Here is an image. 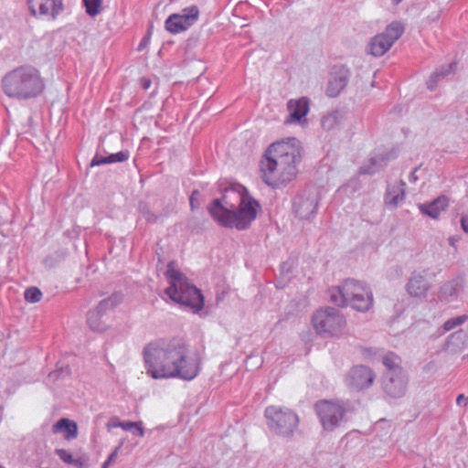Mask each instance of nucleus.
I'll return each instance as SVG.
<instances>
[{
	"label": "nucleus",
	"instance_id": "14",
	"mask_svg": "<svg viewBox=\"0 0 468 468\" xmlns=\"http://www.w3.org/2000/svg\"><path fill=\"white\" fill-rule=\"evenodd\" d=\"M52 431L64 433V438L67 441H71L78 436V425L74 420L61 418L52 426Z\"/></svg>",
	"mask_w": 468,
	"mask_h": 468
},
{
	"label": "nucleus",
	"instance_id": "31",
	"mask_svg": "<svg viewBox=\"0 0 468 468\" xmlns=\"http://www.w3.org/2000/svg\"><path fill=\"white\" fill-rule=\"evenodd\" d=\"M461 223L463 229L468 233V216H463L462 218Z\"/></svg>",
	"mask_w": 468,
	"mask_h": 468
},
{
	"label": "nucleus",
	"instance_id": "22",
	"mask_svg": "<svg viewBox=\"0 0 468 468\" xmlns=\"http://www.w3.org/2000/svg\"><path fill=\"white\" fill-rule=\"evenodd\" d=\"M353 380H373L372 371L366 366H356L352 369Z\"/></svg>",
	"mask_w": 468,
	"mask_h": 468
},
{
	"label": "nucleus",
	"instance_id": "38",
	"mask_svg": "<svg viewBox=\"0 0 468 468\" xmlns=\"http://www.w3.org/2000/svg\"><path fill=\"white\" fill-rule=\"evenodd\" d=\"M132 431L134 435H138V433H137V430H134V429H133V431Z\"/></svg>",
	"mask_w": 468,
	"mask_h": 468
},
{
	"label": "nucleus",
	"instance_id": "7",
	"mask_svg": "<svg viewBox=\"0 0 468 468\" xmlns=\"http://www.w3.org/2000/svg\"><path fill=\"white\" fill-rule=\"evenodd\" d=\"M264 416L269 430L280 437L292 438L299 425L298 415L290 409L269 406Z\"/></svg>",
	"mask_w": 468,
	"mask_h": 468
},
{
	"label": "nucleus",
	"instance_id": "21",
	"mask_svg": "<svg viewBox=\"0 0 468 468\" xmlns=\"http://www.w3.org/2000/svg\"><path fill=\"white\" fill-rule=\"evenodd\" d=\"M346 85V76L335 77L329 81L326 93L330 97L337 96Z\"/></svg>",
	"mask_w": 468,
	"mask_h": 468
},
{
	"label": "nucleus",
	"instance_id": "16",
	"mask_svg": "<svg viewBox=\"0 0 468 468\" xmlns=\"http://www.w3.org/2000/svg\"><path fill=\"white\" fill-rule=\"evenodd\" d=\"M382 389L388 399L402 398L407 392L405 382H382Z\"/></svg>",
	"mask_w": 468,
	"mask_h": 468
},
{
	"label": "nucleus",
	"instance_id": "18",
	"mask_svg": "<svg viewBox=\"0 0 468 468\" xmlns=\"http://www.w3.org/2000/svg\"><path fill=\"white\" fill-rule=\"evenodd\" d=\"M101 306L102 303L100 304V307L98 309L90 312L88 317V324L90 327L96 332H103L108 327L107 324L103 320V315L101 312Z\"/></svg>",
	"mask_w": 468,
	"mask_h": 468
},
{
	"label": "nucleus",
	"instance_id": "20",
	"mask_svg": "<svg viewBox=\"0 0 468 468\" xmlns=\"http://www.w3.org/2000/svg\"><path fill=\"white\" fill-rule=\"evenodd\" d=\"M55 454L67 464H71L78 468H84L86 466V461L81 458H73L72 454L65 449H56Z\"/></svg>",
	"mask_w": 468,
	"mask_h": 468
},
{
	"label": "nucleus",
	"instance_id": "36",
	"mask_svg": "<svg viewBox=\"0 0 468 468\" xmlns=\"http://www.w3.org/2000/svg\"><path fill=\"white\" fill-rule=\"evenodd\" d=\"M449 241H450V244H451L452 246H453V245H454V239H453V238H451V239H449Z\"/></svg>",
	"mask_w": 468,
	"mask_h": 468
},
{
	"label": "nucleus",
	"instance_id": "3",
	"mask_svg": "<svg viewBox=\"0 0 468 468\" xmlns=\"http://www.w3.org/2000/svg\"><path fill=\"white\" fill-rule=\"evenodd\" d=\"M259 207L258 202L239 186L227 189L221 201L216 199L208 209L221 226L244 229L256 218Z\"/></svg>",
	"mask_w": 468,
	"mask_h": 468
},
{
	"label": "nucleus",
	"instance_id": "1",
	"mask_svg": "<svg viewBox=\"0 0 468 468\" xmlns=\"http://www.w3.org/2000/svg\"><path fill=\"white\" fill-rule=\"evenodd\" d=\"M187 348L180 338L159 339L144 349V362L154 378H179L192 380L197 375V366L186 358Z\"/></svg>",
	"mask_w": 468,
	"mask_h": 468
},
{
	"label": "nucleus",
	"instance_id": "30",
	"mask_svg": "<svg viewBox=\"0 0 468 468\" xmlns=\"http://www.w3.org/2000/svg\"><path fill=\"white\" fill-rule=\"evenodd\" d=\"M468 401V397H465L463 394H460L456 399V403L459 406L466 405Z\"/></svg>",
	"mask_w": 468,
	"mask_h": 468
},
{
	"label": "nucleus",
	"instance_id": "5",
	"mask_svg": "<svg viewBox=\"0 0 468 468\" xmlns=\"http://www.w3.org/2000/svg\"><path fill=\"white\" fill-rule=\"evenodd\" d=\"M165 275L170 284L165 289V293L172 301L195 311L203 308L204 299L201 292L196 286L189 284L186 277L176 270L172 263L168 264Z\"/></svg>",
	"mask_w": 468,
	"mask_h": 468
},
{
	"label": "nucleus",
	"instance_id": "9",
	"mask_svg": "<svg viewBox=\"0 0 468 468\" xmlns=\"http://www.w3.org/2000/svg\"><path fill=\"white\" fill-rule=\"evenodd\" d=\"M313 326L317 334L324 335H339L346 325L344 315L332 308L318 310L313 316Z\"/></svg>",
	"mask_w": 468,
	"mask_h": 468
},
{
	"label": "nucleus",
	"instance_id": "11",
	"mask_svg": "<svg viewBox=\"0 0 468 468\" xmlns=\"http://www.w3.org/2000/svg\"><path fill=\"white\" fill-rule=\"evenodd\" d=\"M199 17V10L197 5H191L183 9L182 14L170 15L165 22V29L172 34H178L188 29Z\"/></svg>",
	"mask_w": 468,
	"mask_h": 468
},
{
	"label": "nucleus",
	"instance_id": "32",
	"mask_svg": "<svg viewBox=\"0 0 468 468\" xmlns=\"http://www.w3.org/2000/svg\"><path fill=\"white\" fill-rule=\"evenodd\" d=\"M373 382L371 381H368V382H363L362 386L360 387V388H368Z\"/></svg>",
	"mask_w": 468,
	"mask_h": 468
},
{
	"label": "nucleus",
	"instance_id": "28",
	"mask_svg": "<svg viewBox=\"0 0 468 468\" xmlns=\"http://www.w3.org/2000/svg\"><path fill=\"white\" fill-rule=\"evenodd\" d=\"M403 198V192L401 193V196L397 195L396 197H391L390 194H388L386 197V203L389 205L396 206L399 202V200H401Z\"/></svg>",
	"mask_w": 468,
	"mask_h": 468
},
{
	"label": "nucleus",
	"instance_id": "23",
	"mask_svg": "<svg viewBox=\"0 0 468 468\" xmlns=\"http://www.w3.org/2000/svg\"><path fill=\"white\" fill-rule=\"evenodd\" d=\"M400 358L396 354L389 352L383 356V364L389 370H397L400 366Z\"/></svg>",
	"mask_w": 468,
	"mask_h": 468
},
{
	"label": "nucleus",
	"instance_id": "15",
	"mask_svg": "<svg viewBox=\"0 0 468 468\" xmlns=\"http://www.w3.org/2000/svg\"><path fill=\"white\" fill-rule=\"evenodd\" d=\"M449 204V200L445 196L439 197L430 204L419 205L420 210L432 218H438L441 211H443Z\"/></svg>",
	"mask_w": 468,
	"mask_h": 468
},
{
	"label": "nucleus",
	"instance_id": "25",
	"mask_svg": "<svg viewBox=\"0 0 468 468\" xmlns=\"http://www.w3.org/2000/svg\"><path fill=\"white\" fill-rule=\"evenodd\" d=\"M83 2L89 15L94 16L101 12L102 0H83Z\"/></svg>",
	"mask_w": 468,
	"mask_h": 468
},
{
	"label": "nucleus",
	"instance_id": "24",
	"mask_svg": "<svg viewBox=\"0 0 468 468\" xmlns=\"http://www.w3.org/2000/svg\"><path fill=\"white\" fill-rule=\"evenodd\" d=\"M118 426L124 431L137 430L138 436L143 437L144 435V430L142 426V422L135 421H119Z\"/></svg>",
	"mask_w": 468,
	"mask_h": 468
},
{
	"label": "nucleus",
	"instance_id": "33",
	"mask_svg": "<svg viewBox=\"0 0 468 468\" xmlns=\"http://www.w3.org/2000/svg\"><path fill=\"white\" fill-rule=\"evenodd\" d=\"M110 465H111V463H108V461L106 460V461L103 463V464H102L101 468H109V466H110Z\"/></svg>",
	"mask_w": 468,
	"mask_h": 468
},
{
	"label": "nucleus",
	"instance_id": "17",
	"mask_svg": "<svg viewBox=\"0 0 468 468\" xmlns=\"http://www.w3.org/2000/svg\"><path fill=\"white\" fill-rule=\"evenodd\" d=\"M427 283L421 275H413L408 283V292L410 295L420 297L425 294Z\"/></svg>",
	"mask_w": 468,
	"mask_h": 468
},
{
	"label": "nucleus",
	"instance_id": "37",
	"mask_svg": "<svg viewBox=\"0 0 468 468\" xmlns=\"http://www.w3.org/2000/svg\"><path fill=\"white\" fill-rule=\"evenodd\" d=\"M190 203L193 206V203H194V197L193 196L190 197Z\"/></svg>",
	"mask_w": 468,
	"mask_h": 468
},
{
	"label": "nucleus",
	"instance_id": "4",
	"mask_svg": "<svg viewBox=\"0 0 468 468\" xmlns=\"http://www.w3.org/2000/svg\"><path fill=\"white\" fill-rule=\"evenodd\" d=\"M2 89L9 98L27 100L40 94L45 83L36 68L20 66L5 75Z\"/></svg>",
	"mask_w": 468,
	"mask_h": 468
},
{
	"label": "nucleus",
	"instance_id": "42",
	"mask_svg": "<svg viewBox=\"0 0 468 468\" xmlns=\"http://www.w3.org/2000/svg\"><path fill=\"white\" fill-rule=\"evenodd\" d=\"M112 426H113V427H119V426H118V422H117V423H113V424H112Z\"/></svg>",
	"mask_w": 468,
	"mask_h": 468
},
{
	"label": "nucleus",
	"instance_id": "40",
	"mask_svg": "<svg viewBox=\"0 0 468 468\" xmlns=\"http://www.w3.org/2000/svg\"><path fill=\"white\" fill-rule=\"evenodd\" d=\"M148 87H149V83L145 82L144 88H148Z\"/></svg>",
	"mask_w": 468,
	"mask_h": 468
},
{
	"label": "nucleus",
	"instance_id": "19",
	"mask_svg": "<svg viewBox=\"0 0 468 468\" xmlns=\"http://www.w3.org/2000/svg\"><path fill=\"white\" fill-rule=\"evenodd\" d=\"M129 158V153L121 151L109 155L107 158L95 156L91 161V165H101L103 164L123 162Z\"/></svg>",
	"mask_w": 468,
	"mask_h": 468
},
{
	"label": "nucleus",
	"instance_id": "10",
	"mask_svg": "<svg viewBox=\"0 0 468 468\" xmlns=\"http://www.w3.org/2000/svg\"><path fill=\"white\" fill-rule=\"evenodd\" d=\"M403 27L400 23L394 22L387 27L386 30L377 35L369 44V51L373 56L384 55L398 40L403 33Z\"/></svg>",
	"mask_w": 468,
	"mask_h": 468
},
{
	"label": "nucleus",
	"instance_id": "6",
	"mask_svg": "<svg viewBox=\"0 0 468 468\" xmlns=\"http://www.w3.org/2000/svg\"><path fill=\"white\" fill-rule=\"evenodd\" d=\"M330 298L337 306L350 305L360 312L368 311L373 303L371 291L356 280H346L341 286L331 289Z\"/></svg>",
	"mask_w": 468,
	"mask_h": 468
},
{
	"label": "nucleus",
	"instance_id": "27",
	"mask_svg": "<svg viewBox=\"0 0 468 468\" xmlns=\"http://www.w3.org/2000/svg\"><path fill=\"white\" fill-rule=\"evenodd\" d=\"M465 320V316H459L457 318H454V319H451V320H448L447 322H445L444 324V329L446 331H449V330H452L453 329L455 326L463 324Z\"/></svg>",
	"mask_w": 468,
	"mask_h": 468
},
{
	"label": "nucleus",
	"instance_id": "34",
	"mask_svg": "<svg viewBox=\"0 0 468 468\" xmlns=\"http://www.w3.org/2000/svg\"><path fill=\"white\" fill-rule=\"evenodd\" d=\"M146 44V40H144L140 45H139V48L138 49L139 50H142L143 49V47H144V45Z\"/></svg>",
	"mask_w": 468,
	"mask_h": 468
},
{
	"label": "nucleus",
	"instance_id": "8",
	"mask_svg": "<svg viewBox=\"0 0 468 468\" xmlns=\"http://www.w3.org/2000/svg\"><path fill=\"white\" fill-rule=\"evenodd\" d=\"M314 410L324 431L332 432L344 427L347 421L346 409L339 400L321 399L314 403Z\"/></svg>",
	"mask_w": 468,
	"mask_h": 468
},
{
	"label": "nucleus",
	"instance_id": "26",
	"mask_svg": "<svg viewBox=\"0 0 468 468\" xmlns=\"http://www.w3.org/2000/svg\"><path fill=\"white\" fill-rule=\"evenodd\" d=\"M42 298V292L37 287H31L26 290L25 299L28 303H38Z\"/></svg>",
	"mask_w": 468,
	"mask_h": 468
},
{
	"label": "nucleus",
	"instance_id": "39",
	"mask_svg": "<svg viewBox=\"0 0 468 468\" xmlns=\"http://www.w3.org/2000/svg\"><path fill=\"white\" fill-rule=\"evenodd\" d=\"M402 0H393V2L397 5L399 4V2H401Z\"/></svg>",
	"mask_w": 468,
	"mask_h": 468
},
{
	"label": "nucleus",
	"instance_id": "35",
	"mask_svg": "<svg viewBox=\"0 0 468 468\" xmlns=\"http://www.w3.org/2000/svg\"><path fill=\"white\" fill-rule=\"evenodd\" d=\"M329 120H330V118H329V117L324 118V120H323V123H324V125H325V123H326Z\"/></svg>",
	"mask_w": 468,
	"mask_h": 468
},
{
	"label": "nucleus",
	"instance_id": "29",
	"mask_svg": "<svg viewBox=\"0 0 468 468\" xmlns=\"http://www.w3.org/2000/svg\"><path fill=\"white\" fill-rule=\"evenodd\" d=\"M121 447H122V443L118 447H116L115 450L108 456V458H107L108 463H110L112 464L116 460L118 452L121 449Z\"/></svg>",
	"mask_w": 468,
	"mask_h": 468
},
{
	"label": "nucleus",
	"instance_id": "13",
	"mask_svg": "<svg viewBox=\"0 0 468 468\" xmlns=\"http://www.w3.org/2000/svg\"><path fill=\"white\" fill-rule=\"evenodd\" d=\"M287 107L290 112V122H301L309 112V101L304 97L299 100H290Z\"/></svg>",
	"mask_w": 468,
	"mask_h": 468
},
{
	"label": "nucleus",
	"instance_id": "2",
	"mask_svg": "<svg viewBox=\"0 0 468 468\" xmlns=\"http://www.w3.org/2000/svg\"><path fill=\"white\" fill-rule=\"evenodd\" d=\"M301 157L302 147L295 138L271 144L261 160L262 181L273 188L285 186L296 177Z\"/></svg>",
	"mask_w": 468,
	"mask_h": 468
},
{
	"label": "nucleus",
	"instance_id": "12",
	"mask_svg": "<svg viewBox=\"0 0 468 468\" xmlns=\"http://www.w3.org/2000/svg\"><path fill=\"white\" fill-rule=\"evenodd\" d=\"M31 14L39 18L54 19L62 10V0H27Z\"/></svg>",
	"mask_w": 468,
	"mask_h": 468
},
{
	"label": "nucleus",
	"instance_id": "41",
	"mask_svg": "<svg viewBox=\"0 0 468 468\" xmlns=\"http://www.w3.org/2000/svg\"><path fill=\"white\" fill-rule=\"evenodd\" d=\"M148 87H149V83L145 82L144 88H148Z\"/></svg>",
	"mask_w": 468,
	"mask_h": 468
}]
</instances>
